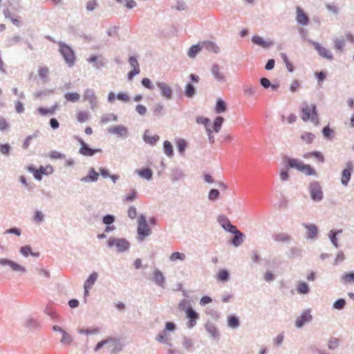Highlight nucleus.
<instances>
[{
    "instance_id": "6e6552de",
    "label": "nucleus",
    "mask_w": 354,
    "mask_h": 354,
    "mask_svg": "<svg viewBox=\"0 0 354 354\" xmlns=\"http://www.w3.org/2000/svg\"><path fill=\"white\" fill-rule=\"evenodd\" d=\"M151 232V230L147 223L146 218L141 215L138 218V233L145 237L148 236Z\"/></svg>"
},
{
    "instance_id": "ddd939ff",
    "label": "nucleus",
    "mask_w": 354,
    "mask_h": 354,
    "mask_svg": "<svg viewBox=\"0 0 354 354\" xmlns=\"http://www.w3.org/2000/svg\"><path fill=\"white\" fill-rule=\"evenodd\" d=\"M296 21L302 26H307L309 23V18L305 12L300 7L296 9Z\"/></svg>"
},
{
    "instance_id": "5701e85b",
    "label": "nucleus",
    "mask_w": 354,
    "mask_h": 354,
    "mask_svg": "<svg viewBox=\"0 0 354 354\" xmlns=\"http://www.w3.org/2000/svg\"><path fill=\"white\" fill-rule=\"evenodd\" d=\"M175 145L178 152L181 154L185 153V149L188 146L187 142L183 138H176L175 140Z\"/></svg>"
},
{
    "instance_id": "393cba45",
    "label": "nucleus",
    "mask_w": 354,
    "mask_h": 354,
    "mask_svg": "<svg viewBox=\"0 0 354 354\" xmlns=\"http://www.w3.org/2000/svg\"><path fill=\"white\" fill-rule=\"evenodd\" d=\"M201 46L203 48H205L208 51H212L213 53H217L219 52L220 48L214 44V42L205 41L201 42Z\"/></svg>"
},
{
    "instance_id": "69168bd1",
    "label": "nucleus",
    "mask_w": 354,
    "mask_h": 354,
    "mask_svg": "<svg viewBox=\"0 0 354 354\" xmlns=\"http://www.w3.org/2000/svg\"><path fill=\"white\" fill-rule=\"evenodd\" d=\"M136 110L137 113L140 115H144L147 112V108L142 104H138L136 106Z\"/></svg>"
},
{
    "instance_id": "4c0bfd02",
    "label": "nucleus",
    "mask_w": 354,
    "mask_h": 354,
    "mask_svg": "<svg viewBox=\"0 0 354 354\" xmlns=\"http://www.w3.org/2000/svg\"><path fill=\"white\" fill-rule=\"evenodd\" d=\"M297 290L300 294H306L309 291V288L306 283L300 282L297 285Z\"/></svg>"
},
{
    "instance_id": "7ed1b4c3",
    "label": "nucleus",
    "mask_w": 354,
    "mask_h": 354,
    "mask_svg": "<svg viewBox=\"0 0 354 354\" xmlns=\"http://www.w3.org/2000/svg\"><path fill=\"white\" fill-rule=\"evenodd\" d=\"M288 163L290 167L295 168L301 172L305 174L308 176H315L316 171L315 170L311 167L309 165H305L301 161L295 159V158H289L288 160Z\"/></svg>"
},
{
    "instance_id": "f3484780",
    "label": "nucleus",
    "mask_w": 354,
    "mask_h": 354,
    "mask_svg": "<svg viewBox=\"0 0 354 354\" xmlns=\"http://www.w3.org/2000/svg\"><path fill=\"white\" fill-rule=\"evenodd\" d=\"M143 140L146 143L153 145L159 140V136L156 134H153L149 130H146L143 136Z\"/></svg>"
},
{
    "instance_id": "b1692460",
    "label": "nucleus",
    "mask_w": 354,
    "mask_h": 354,
    "mask_svg": "<svg viewBox=\"0 0 354 354\" xmlns=\"http://www.w3.org/2000/svg\"><path fill=\"white\" fill-rule=\"evenodd\" d=\"M187 316L189 318V328H192L196 324V321L198 318V314L192 308H188L187 310Z\"/></svg>"
},
{
    "instance_id": "9b49d317",
    "label": "nucleus",
    "mask_w": 354,
    "mask_h": 354,
    "mask_svg": "<svg viewBox=\"0 0 354 354\" xmlns=\"http://www.w3.org/2000/svg\"><path fill=\"white\" fill-rule=\"evenodd\" d=\"M252 42L264 48H270L274 45V42L272 40H265L262 37L259 35L253 36L252 37Z\"/></svg>"
},
{
    "instance_id": "f704fd0d",
    "label": "nucleus",
    "mask_w": 354,
    "mask_h": 354,
    "mask_svg": "<svg viewBox=\"0 0 354 354\" xmlns=\"http://www.w3.org/2000/svg\"><path fill=\"white\" fill-rule=\"evenodd\" d=\"M137 173L140 177L147 180H150L152 178V171L148 168L138 170Z\"/></svg>"
},
{
    "instance_id": "c756f323",
    "label": "nucleus",
    "mask_w": 354,
    "mask_h": 354,
    "mask_svg": "<svg viewBox=\"0 0 354 354\" xmlns=\"http://www.w3.org/2000/svg\"><path fill=\"white\" fill-rule=\"evenodd\" d=\"M196 92V89L194 85L190 83L186 84L185 88V93L187 97L192 98L195 95Z\"/></svg>"
},
{
    "instance_id": "72a5a7b5",
    "label": "nucleus",
    "mask_w": 354,
    "mask_h": 354,
    "mask_svg": "<svg viewBox=\"0 0 354 354\" xmlns=\"http://www.w3.org/2000/svg\"><path fill=\"white\" fill-rule=\"evenodd\" d=\"M243 234L239 230L237 232L234 233V237L232 241V244L235 246L240 245L243 241Z\"/></svg>"
},
{
    "instance_id": "09e8293b",
    "label": "nucleus",
    "mask_w": 354,
    "mask_h": 354,
    "mask_svg": "<svg viewBox=\"0 0 354 354\" xmlns=\"http://www.w3.org/2000/svg\"><path fill=\"white\" fill-rule=\"evenodd\" d=\"M339 345V339L335 337H331L328 342V347L329 349H335Z\"/></svg>"
},
{
    "instance_id": "680f3d73",
    "label": "nucleus",
    "mask_w": 354,
    "mask_h": 354,
    "mask_svg": "<svg viewBox=\"0 0 354 354\" xmlns=\"http://www.w3.org/2000/svg\"><path fill=\"white\" fill-rule=\"evenodd\" d=\"M300 86V84L298 80H293L290 84V90L292 93H295L299 87Z\"/></svg>"
},
{
    "instance_id": "9d476101",
    "label": "nucleus",
    "mask_w": 354,
    "mask_h": 354,
    "mask_svg": "<svg viewBox=\"0 0 354 354\" xmlns=\"http://www.w3.org/2000/svg\"><path fill=\"white\" fill-rule=\"evenodd\" d=\"M310 192L311 198L314 201H319L322 200L323 197L322 191L318 183H314L310 185Z\"/></svg>"
},
{
    "instance_id": "a878e982",
    "label": "nucleus",
    "mask_w": 354,
    "mask_h": 354,
    "mask_svg": "<svg viewBox=\"0 0 354 354\" xmlns=\"http://www.w3.org/2000/svg\"><path fill=\"white\" fill-rule=\"evenodd\" d=\"M203 49V46H201V43H198L196 45L192 46L188 52L187 55L190 58H195L196 55L201 52V50Z\"/></svg>"
},
{
    "instance_id": "0eeeda50",
    "label": "nucleus",
    "mask_w": 354,
    "mask_h": 354,
    "mask_svg": "<svg viewBox=\"0 0 354 354\" xmlns=\"http://www.w3.org/2000/svg\"><path fill=\"white\" fill-rule=\"evenodd\" d=\"M310 42L321 57L329 60L333 59V56L331 52L326 49L325 47L322 46L319 42L313 41H310Z\"/></svg>"
},
{
    "instance_id": "c85d7f7f",
    "label": "nucleus",
    "mask_w": 354,
    "mask_h": 354,
    "mask_svg": "<svg viewBox=\"0 0 354 354\" xmlns=\"http://www.w3.org/2000/svg\"><path fill=\"white\" fill-rule=\"evenodd\" d=\"M209 122H210V120L207 118L197 117V118H196V122L198 124H203L206 127V130H207L208 136H209V139L212 142V137H211L212 131L210 130V129H209L207 127V125L209 123Z\"/></svg>"
},
{
    "instance_id": "dca6fc26",
    "label": "nucleus",
    "mask_w": 354,
    "mask_h": 354,
    "mask_svg": "<svg viewBox=\"0 0 354 354\" xmlns=\"http://www.w3.org/2000/svg\"><path fill=\"white\" fill-rule=\"evenodd\" d=\"M97 272H93L89 277L87 279V280L84 283V295L86 297L88 295V290L91 289L93 286V285L95 283L97 279Z\"/></svg>"
},
{
    "instance_id": "6e6d98bb",
    "label": "nucleus",
    "mask_w": 354,
    "mask_h": 354,
    "mask_svg": "<svg viewBox=\"0 0 354 354\" xmlns=\"http://www.w3.org/2000/svg\"><path fill=\"white\" fill-rule=\"evenodd\" d=\"M97 6V2L96 0L88 1L86 3V10L88 11H93Z\"/></svg>"
},
{
    "instance_id": "423d86ee",
    "label": "nucleus",
    "mask_w": 354,
    "mask_h": 354,
    "mask_svg": "<svg viewBox=\"0 0 354 354\" xmlns=\"http://www.w3.org/2000/svg\"><path fill=\"white\" fill-rule=\"evenodd\" d=\"M83 98L84 101L88 102L90 108L93 111H94L97 107V97L93 89L87 88L85 90L83 94Z\"/></svg>"
},
{
    "instance_id": "37998d69",
    "label": "nucleus",
    "mask_w": 354,
    "mask_h": 354,
    "mask_svg": "<svg viewBox=\"0 0 354 354\" xmlns=\"http://www.w3.org/2000/svg\"><path fill=\"white\" fill-rule=\"evenodd\" d=\"M118 118L114 114H109L103 115L101 120L102 123L106 124L108 122H110L111 121H117Z\"/></svg>"
},
{
    "instance_id": "bb28decb",
    "label": "nucleus",
    "mask_w": 354,
    "mask_h": 354,
    "mask_svg": "<svg viewBox=\"0 0 354 354\" xmlns=\"http://www.w3.org/2000/svg\"><path fill=\"white\" fill-rule=\"evenodd\" d=\"M212 73L213 74L214 78L219 82L225 81L224 75L220 71V68L218 66L214 65L212 68Z\"/></svg>"
},
{
    "instance_id": "ea45409f",
    "label": "nucleus",
    "mask_w": 354,
    "mask_h": 354,
    "mask_svg": "<svg viewBox=\"0 0 354 354\" xmlns=\"http://www.w3.org/2000/svg\"><path fill=\"white\" fill-rule=\"evenodd\" d=\"M163 149L167 155H173V145L169 141L166 140L164 142Z\"/></svg>"
},
{
    "instance_id": "2eb2a0df",
    "label": "nucleus",
    "mask_w": 354,
    "mask_h": 354,
    "mask_svg": "<svg viewBox=\"0 0 354 354\" xmlns=\"http://www.w3.org/2000/svg\"><path fill=\"white\" fill-rule=\"evenodd\" d=\"M312 319V315H310V310H305L303 313L297 319L296 326L298 328H301L303 325L310 322Z\"/></svg>"
},
{
    "instance_id": "3c124183",
    "label": "nucleus",
    "mask_w": 354,
    "mask_h": 354,
    "mask_svg": "<svg viewBox=\"0 0 354 354\" xmlns=\"http://www.w3.org/2000/svg\"><path fill=\"white\" fill-rule=\"evenodd\" d=\"M116 98L118 100H120V101H122L123 102H126V103L129 102L130 101V97L127 94H126L123 92L118 93L116 95Z\"/></svg>"
},
{
    "instance_id": "4468645a",
    "label": "nucleus",
    "mask_w": 354,
    "mask_h": 354,
    "mask_svg": "<svg viewBox=\"0 0 354 354\" xmlns=\"http://www.w3.org/2000/svg\"><path fill=\"white\" fill-rule=\"evenodd\" d=\"M109 132L115 134L119 137H127L128 134V129L124 126L118 125L109 128Z\"/></svg>"
},
{
    "instance_id": "774afa93",
    "label": "nucleus",
    "mask_w": 354,
    "mask_h": 354,
    "mask_svg": "<svg viewBox=\"0 0 354 354\" xmlns=\"http://www.w3.org/2000/svg\"><path fill=\"white\" fill-rule=\"evenodd\" d=\"M49 124L53 129H57L59 127V122L56 118H51L49 121Z\"/></svg>"
},
{
    "instance_id": "58836bf2",
    "label": "nucleus",
    "mask_w": 354,
    "mask_h": 354,
    "mask_svg": "<svg viewBox=\"0 0 354 354\" xmlns=\"http://www.w3.org/2000/svg\"><path fill=\"white\" fill-rule=\"evenodd\" d=\"M223 121H224V118L223 117H221V116H218L215 119V120L214 122V124H213V128H214V130L216 133L220 131Z\"/></svg>"
},
{
    "instance_id": "a18cd8bd",
    "label": "nucleus",
    "mask_w": 354,
    "mask_h": 354,
    "mask_svg": "<svg viewBox=\"0 0 354 354\" xmlns=\"http://www.w3.org/2000/svg\"><path fill=\"white\" fill-rule=\"evenodd\" d=\"M88 118L89 115L86 111H80L77 115V119L80 122H84L87 121L88 120Z\"/></svg>"
},
{
    "instance_id": "13d9d810",
    "label": "nucleus",
    "mask_w": 354,
    "mask_h": 354,
    "mask_svg": "<svg viewBox=\"0 0 354 354\" xmlns=\"http://www.w3.org/2000/svg\"><path fill=\"white\" fill-rule=\"evenodd\" d=\"M48 73V68L46 67H41L38 71V74L40 78L45 79L46 78Z\"/></svg>"
},
{
    "instance_id": "79ce46f5",
    "label": "nucleus",
    "mask_w": 354,
    "mask_h": 354,
    "mask_svg": "<svg viewBox=\"0 0 354 354\" xmlns=\"http://www.w3.org/2000/svg\"><path fill=\"white\" fill-rule=\"evenodd\" d=\"M98 173H97L96 171H95L93 169H92L88 176H86L85 178H83L82 179V180H84V181H95L98 178Z\"/></svg>"
},
{
    "instance_id": "f8f14e48",
    "label": "nucleus",
    "mask_w": 354,
    "mask_h": 354,
    "mask_svg": "<svg viewBox=\"0 0 354 354\" xmlns=\"http://www.w3.org/2000/svg\"><path fill=\"white\" fill-rule=\"evenodd\" d=\"M156 85L160 89L162 96L167 100L171 99L173 91L170 86L165 82H157Z\"/></svg>"
},
{
    "instance_id": "864d4df0",
    "label": "nucleus",
    "mask_w": 354,
    "mask_h": 354,
    "mask_svg": "<svg viewBox=\"0 0 354 354\" xmlns=\"http://www.w3.org/2000/svg\"><path fill=\"white\" fill-rule=\"evenodd\" d=\"M346 305V301L344 299H339L333 304V308L335 309L341 310Z\"/></svg>"
},
{
    "instance_id": "39448f33",
    "label": "nucleus",
    "mask_w": 354,
    "mask_h": 354,
    "mask_svg": "<svg viewBox=\"0 0 354 354\" xmlns=\"http://www.w3.org/2000/svg\"><path fill=\"white\" fill-rule=\"evenodd\" d=\"M59 52L70 66L74 64V53L69 46L65 44H59Z\"/></svg>"
},
{
    "instance_id": "cd10ccee",
    "label": "nucleus",
    "mask_w": 354,
    "mask_h": 354,
    "mask_svg": "<svg viewBox=\"0 0 354 354\" xmlns=\"http://www.w3.org/2000/svg\"><path fill=\"white\" fill-rule=\"evenodd\" d=\"M3 15L5 16L6 19H9L10 21L16 26L20 27L21 26V21L19 18L15 17L14 16L11 15L8 9L3 10Z\"/></svg>"
},
{
    "instance_id": "e2e57ef3",
    "label": "nucleus",
    "mask_w": 354,
    "mask_h": 354,
    "mask_svg": "<svg viewBox=\"0 0 354 354\" xmlns=\"http://www.w3.org/2000/svg\"><path fill=\"white\" fill-rule=\"evenodd\" d=\"M28 169L30 171H32L34 172V176L36 179H37V180L41 179L43 174L41 172L42 169H41V167L39 169H36V170L32 169L31 167H29Z\"/></svg>"
},
{
    "instance_id": "aec40b11",
    "label": "nucleus",
    "mask_w": 354,
    "mask_h": 354,
    "mask_svg": "<svg viewBox=\"0 0 354 354\" xmlns=\"http://www.w3.org/2000/svg\"><path fill=\"white\" fill-rule=\"evenodd\" d=\"M303 226L307 230V237L314 239L317 236L318 230L314 224H303Z\"/></svg>"
},
{
    "instance_id": "c9c22d12",
    "label": "nucleus",
    "mask_w": 354,
    "mask_h": 354,
    "mask_svg": "<svg viewBox=\"0 0 354 354\" xmlns=\"http://www.w3.org/2000/svg\"><path fill=\"white\" fill-rule=\"evenodd\" d=\"M186 258V255L184 253L176 252L172 253L169 259L171 261H176L177 260L180 261H184Z\"/></svg>"
},
{
    "instance_id": "052dcab7",
    "label": "nucleus",
    "mask_w": 354,
    "mask_h": 354,
    "mask_svg": "<svg viewBox=\"0 0 354 354\" xmlns=\"http://www.w3.org/2000/svg\"><path fill=\"white\" fill-rule=\"evenodd\" d=\"M136 198V191H131V192L129 194H128L124 201L125 202H131V201H133V200H135Z\"/></svg>"
},
{
    "instance_id": "49530a36",
    "label": "nucleus",
    "mask_w": 354,
    "mask_h": 354,
    "mask_svg": "<svg viewBox=\"0 0 354 354\" xmlns=\"http://www.w3.org/2000/svg\"><path fill=\"white\" fill-rule=\"evenodd\" d=\"M163 110V104L161 103L156 104L153 106V113L157 116H162Z\"/></svg>"
},
{
    "instance_id": "5fc2aeb1",
    "label": "nucleus",
    "mask_w": 354,
    "mask_h": 354,
    "mask_svg": "<svg viewBox=\"0 0 354 354\" xmlns=\"http://www.w3.org/2000/svg\"><path fill=\"white\" fill-rule=\"evenodd\" d=\"M342 279L346 283H351L354 281V272L345 273L342 276Z\"/></svg>"
},
{
    "instance_id": "de8ad7c7",
    "label": "nucleus",
    "mask_w": 354,
    "mask_h": 354,
    "mask_svg": "<svg viewBox=\"0 0 354 354\" xmlns=\"http://www.w3.org/2000/svg\"><path fill=\"white\" fill-rule=\"evenodd\" d=\"M301 138L303 141L306 142V143H310L314 140L315 135L311 133H305L303 135H301Z\"/></svg>"
},
{
    "instance_id": "f03ea898",
    "label": "nucleus",
    "mask_w": 354,
    "mask_h": 354,
    "mask_svg": "<svg viewBox=\"0 0 354 354\" xmlns=\"http://www.w3.org/2000/svg\"><path fill=\"white\" fill-rule=\"evenodd\" d=\"M104 345L108 346L111 353H118L122 348V344L119 339L113 337H109L98 342L95 348V351H99Z\"/></svg>"
},
{
    "instance_id": "1a4fd4ad",
    "label": "nucleus",
    "mask_w": 354,
    "mask_h": 354,
    "mask_svg": "<svg viewBox=\"0 0 354 354\" xmlns=\"http://www.w3.org/2000/svg\"><path fill=\"white\" fill-rule=\"evenodd\" d=\"M353 165L351 162L346 163V168L342 172L341 183L343 185L347 186L351 179Z\"/></svg>"
},
{
    "instance_id": "473e14b6",
    "label": "nucleus",
    "mask_w": 354,
    "mask_h": 354,
    "mask_svg": "<svg viewBox=\"0 0 354 354\" xmlns=\"http://www.w3.org/2000/svg\"><path fill=\"white\" fill-rule=\"evenodd\" d=\"M64 97L68 102H77L80 99V95L76 92L66 93L64 95Z\"/></svg>"
},
{
    "instance_id": "2f4dec72",
    "label": "nucleus",
    "mask_w": 354,
    "mask_h": 354,
    "mask_svg": "<svg viewBox=\"0 0 354 354\" xmlns=\"http://www.w3.org/2000/svg\"><path fill=\"white\" fill-rule=\"evenodd\" d=\"M153 279L155 282L159 285L162 286L165 282V277L162 273L160 270H156L153 274Z\"/></svg>"
},
{
    "instance_id": "412c9836",
    "label": "nucleus",
    "mask_w": 354,
    "mask_h": 354,
    "mask_svg": "<svg viewBox=\"0 0 354 354\" xmlns=\"http://www.w3.org/2000/svg\"><path fill=\"white\" fill-rule=\"evenodd\" d=\"M58 107L57 104H55L53 106H52L50 108H45V107H39L38 108V112L41 115L46 116L48 115H53L55 113V111H57Z\"/></svg>"
},
{
    "instance_id": "20e7f679",
    "label": "nucleus",
    "mask_w": 354,
    "mask_h": 354,
    "mask_svg": "<svg viewBox=\"0 0 354 354\" xmlns=\"http://www.w3.org/2000/svg\"><path fill=\"white\" fill-rule=\"evenodd\" d=\"M110 248L115 247L118 252H124L129 247V243L124 239L110 238L107 242Z\"/></svg>"
},
{
    "instance_id": "bf43d9fd",
    "label": "nucleus",
    "mask_w": 354,
    "mask_h": 354,
    "mask_svg": "<svg viewBox=\"0 0 354 354\" xmlns=\"http://www.w3.org/2000/svg\"><path fill=\"white\" fill-rule=\"evenodd\" d=\"M345 42L344 39H336L335 42V48L342 51L344 47Z\"/></svg>"
},
{
    "instance_id": "f257e3e1",
    "label": "nucleus",
    "mask_w": 354,
    "mask_h": 354,
    "mask_svg": "<svg viewBox=\"0 0 354 354\" xmlns=\"http://www.w3.org/2000/svg\"><path fill=\"white\" fill-rule=\"evenodd\" d=\"M301 107V119L304 121L310 120L315 125L319 124L318 113L316 105H308L306 102H303Z\"/></svg>"
},
{
    "instance_id": "7c9ffc66",
    "label": "nucleus",
    "mask_w": 354,
    "mask_h": 354,
    "mask_svg": "<svg viewBox=\"0 0 354 354\" xmlns=\"http://www.w3.org/2000/svg\"><path fill=\"white\" fill-rule=\"evenodd\" d=\"M226 109H227V107H226L225 102L221 99H218L216 101V107H215L216 113H223L226 111Z\"/></svg>"
},
{
    "instance_id": "338daca9",
    "label": "nucleus",
    "mask_w": 354,
    "mask_h": 354,
    "mask_svg": "<svg viewBox=\"0 0 354 354\" xmlns=\"http://www.w3.org/2000/svg\"><path fill=\"white\" fill-rule=\"evenodd\" d=\"M260 84L265 88H268L271 86V83H270V80L266 77L261 78Z\"/></svg>"
},
{
    "instance_id": "4be33fe9",
    "label": "nucleus",
    "mask_w": 354,
    "mask_h": 354,
    "mask_svg": "<svg viewBox=\"0 0 354 354\" xmlns=\"http://www.w3.org/2000/svg\"><path fill=\"white\" fill-rule=\"evenodd\" d=\"M273 239L278 243H288L291 241L292 237L286 233L281 232L274 234Z\"/></svg>"
},
{
    "instance_id": "603ef678",
    "label": "nucleus",
    "mask_w": 354,
    "mask_h": 354,
    "mask_svg": "<svg viewBox=\"0 0 354 354\" xmlns=\"http://www.w3.org/2000/svg\"><path fill=\"white\" fill-rule=\"evenodd\" d=\"M141 83L143 86H145V88H148L151 91L154 89V86L152 84L151 81L149 78H146V77L143 78L141 81Z\"/></svg>"
},
{
    "instance_id": "c03bdc74",
    "label": "nucleus",
    "mask_w": 354,
    "mask_h": 354,
    "mask_svg": "<svg viewBox=\"0 0 354 354\" xmlns=\"http://www.w3.org/2000/svg\"><path fill=\"white\" fill-rule=\"evenodd\" d=\"M62 337L61 339V342L63 344L70 345L73 341L71 335L69 334H68L66 332H65L64 330L62 331Z\"/></svg>"
},
{
    "instance_id": "8fccbe9b",
    "label": "nucleus",
    "mask_w": 354,
    "mask_h": 354,
    "mask_svg": "<svg viewBox=\"0 0 354 354\" xmlns=\"http://www.w3.org/2000/svg\"><path fill=\"white\" fill-rule=\"evenodd\" d=\"M220 192L218 189H212L209 192L208 198L210 201H214L218 198Z\"/></svg>"
},
{
    "instance_id": "0e129e2a",
    "label": "nucleus",
    "mask_w": 354,
    "mask_h": 354,
    "mask_svg": "<svg viewBox=\"0 0 354 354\" xmlns=\"http://www.w3.org/2000/svg\"><path fill=\"white\" fill-rule=\"evenodd\" d=\"M128 216L130 218L134 219L137 216V210L134 206L129 207L128 210Z\"/></svg>"
},
{
    "instance_id": "e433bc0d",
    "label": "nucleus",
    "mask_w": 354,
    "mask_h": 354,
    "mask_svg": "<svg viewBox=\"0 0 354 354\" xmlns=\"http://www.w3.org/2000/svg\"><path fill=\"white\" fill-rule=\"evenodd\" d=\"M216 277L218 281H227L229 279V273L226 270H220Z\"/></svg>"
},
{
    "instance_id": "4d7b16f0",
    "label": "nucleus",
    "mask_w": 354,
    "mask_h": 354,
    "mask_svg": "<svg viewBox=\"0 0 354 354\" xmlns=\"http://www.w3.org/2000/svg\"><path fill=\"white\" fill-rule=\"evenodd\" d=\"M129 62L133 69H140L138 62L135 57L131 56L129 59Z\"/></svg>"
},
{
    "instance_id": "6ab92c4d",
    "label": "nucleus",
    "mask_w": 354,
    "mask_h": 354,
    "mask_svg": "<svg viewBox=\"0 0 354 354\" xmlns=\"http://www.w3.org/2000/svg\"><path fill=\"white\" fill-rule=\"evenodd\" d=\"M100 152H101L100 149L90 148L89 146L84 142L82 143V147L80 149V153L82 155H94Z\"/></svg>"
},
{
    "instance_id": "a19ab883",
    "label": "nucleus",
    "mask_w": 354,
    "mask_h": 354,
    "mask_svg": "<svg viewBox=\"0 0 354 354\" xmlns=\"http://www.w3.org/2000/svg\"><path fill=\"white\" fill-rule=\"evenodd\" d=\"M227 323L233 328H237L239 326V319L235 316H230L227 319Z\"/></svg>"
},
{
    "instance_id": "a211bd4d",
    "label": "nucleus",
    "mask_w": 354,
    "mask_h": 354,
    "mask_svg": "<svg viewBox=\"0 0 354 354\" xmlns=\"http://www.w3.org/2000/svg\"><path fill=\"white\" fill-rule=\"evenodd\" d=\"M6 264L8 265L10 267V268L12 269V270H13V271L19 272H26V268L24 267L19 265L18 263L11 261L1 259V265H6Z\"/></svg>"
}]
</instances>
